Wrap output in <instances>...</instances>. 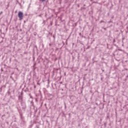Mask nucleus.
Segmentation results:
<instances>
[{
    "label": "nucleus",
    "instance_id": "6e6552de",
    "mask_svg": "<svg viewBox=\"0 0 128 128\" xmlns=\"http://www.w3.org/2000/svg\"><path fill=\"white\" fill-rule=\"evenodd\" d=\"M114 42H116V39H114L113 40V44H114Z\"/></svg>",
    "mask_w": 128,
    "mask_h": 128
},
{
    "label": "nucleus",
    "instance_id": "6ab92c4d",
    "mask_svg": "<svg viewBox=\"0 0 128 128\" xmlns=\"http://www.w3.org/2000/svg\"><path fill=\"white\" fill-rule=\"evenodd\" d=\"M112 18H114V16H112Z\"/></svg>",
    "mask_w": 128,
    "mask_h": 128
},
{
    "label": "nucleus",
    "instance_id": "ddd939ff",
    "mask_svg": "<svg viewBox=\"0 0 128 128\" xmlns=\"http://www.w3.org/2000/svg\"><path fill=\"white\" fill-rule=\"evenodd\" d=\"M2 14V12H0V16Z\"/></svg>",
    "mask_w": 128,
    "mask_h": 128
},
{
    "label": "nucleus",
    "instance_id": "9b49d317",
    "mask_svg": "<svg viewBox=\"0 0 128 128\" xmlns=\"http://www.w3.org/2000/svg\"><path fill=\"white\" fill-rule=\"evenodd\" d=\"M42 2H46V0H42Z\"/></svg>",
    "mask_w": 128,
    "mask_h": 128
},
{
    "label": "nucleus",
    "instance_id": "20e7f679",
    "mask_svg": "<svg viewBox=\"0 0 128 128\" xmlns=\"http://www.w3.org/2000/svg\"><path fill=\"white\" fill-rule=\"evenodd\" d=\"M20 116L21 120H24V117L22 114H20Z\"/></svg>",
    "mask_w": 128,
    "mask_h": 128
},
{
    "label": "nucleus",
    "instance_id": "a211bd4d",
    "mask_svg": "<svg viewBox=\"0 0 128 128\" xmlns=\"http://www.w3.org/2000/svg\"><path fill=\"white\" fill-rule=\"evenodd\" d=\"M102 72H104V70H102Z\"/></svg>",
    "mask_w": 128,
    "mask_h": 128
},
{
    "label": "nucleus",
    "instance_id": "0eeeda50",
    "mask_svg": "<svg viewBox=\"0 0 128 128\" xmlns=\"http://www.w3.org/2000/svg\"><path fill=\"white\" fill-rule=\"evenodd\" d=\"M102 22H104V21L102 20L100 22V24H102Z\"/></svg>",
    "mask_w": 128,
    "mask_h": 128
},
{
    "label": "nucleus",
    "instance_id": "7ed1b4c3",
    "mask_svg": "<svg viewBox=\"0 0 128 128\" xmlns=\"http://www.w3.org/2000/svg\"><path fill=\"white\" fill-rule=\"evenodd\" d=\"M22 92H21V96H18V100L20 102H22Z\"/></svg>",
    "mask_w": 128,
    "mask_h": 128
},
{
    "label": "nucleus",
    "instance_id": "412c9836",
    "mask_svg": "<svg viewBox=\"0 0 128 128\" xmlns=\"http://www.w3.org/2000/svg\"><path fill=\"white\" fill-rule=\"evenodd\" d=\"M114 46H116V44H114Z\"/></svg>",
    "mask_w": 128,
    "mask_h": 128
},
{
    "label": "nucleus",
    "instance_id": "f3484780",
    "mask_svg": "<svg viewBox=\"0 0 128 128\" xmlns=\"http://www.w3.org/2000/svg\"><path fill=\"white\" fill-rule=\"evenodd\" d=\"M49 46H52V44H49Z\"/></svg>",
    "mask_w": 128,
    "mask_h": 128
},
{
    "label": "nucleus",
    "instance_id": "f8f14e48",
    "mask_svg": "<svg viewBox=\"0 0 128 128\" xmlns=\"http://www.w3.org/2000/svg\"><path fill=\"white\" fill-rule=\"evenodd\" d=\"M42 14H40V15H39V16H40V18H42Z\"/></svg>",
    "mask_w": 128,
    "mask_h": 128
},
{
    "label": "nucleus",
    "instance_id": "4468645a",
    "mask_svg": "<svg viewBox=\"0 0 128 128\" xmlns=\"http://www.w3.org/2000/svg\"><path fill=\"white\" fill-rule=\"evenodd\" d=\"M104 126H106V123H104Z\"/></svg>",
    "mask_w": 128,
    "mask_h": 128
},
{
    "label": "nucleus",
    "instance_id": "f03ea898",
    "mask_svg": "<svg viewBox=\"0 0 128 128\" xmlns=\"http://www.w3.org/2000/svg\"><path fill=\"white\" fill-rule=\"evenodd\" d=\"M21 108L23 110H26V105L24 102H21Z\"/></svg>",
    "mask_w": 128,
    "mask_h": 128
},
{
    "label": "nucleus",
    "instance_id": "dca6fc26",
    "mask_svg": "<svg viewBox=\"0 0 128 128\" xmlns=\"http://www.w3.org/2000/svg\"><path fill=\"white\" fill-rule=\"evenodd\" d=\"M80 36H82V33L79 34Z\"/></svg>",
    "mask_w": 128,
    "mask_h": 128
},
{
    "label": "nucleus",
    "instance_id": "423d86ee",
    "mask_svg": "<svg viewBox=\"0 0 128 128\" xmlns=\"http://www.w3.org/2000/svg\"><path fill=\"white\" fill-rule=\"evenodd\" d=\"M32 126H34V124H31L29 126V128H32Z\"/></svg>",
    "mask_w": 128,
    "mask_h": 128
},
{
    "label": "nucleus",
    "instance_id": "1a4fd4ad",
    "mask_svg": "<svg viewBox=\"0 0 128 128\" xmlns=\"http://www.w3.org/2000/svg\"><path fill=\"white\" fill-rule=\"evenodd\" d=\"M109 24H110V22H112V20H110L108 22Z\"/></svg>",
    "mask_w": 128,
    "mask_h": 128
},
{
    "label": "nucleus",
    "instance_id": "39448f33",
    "mask_svg": "<svg viewBox=\"0 0 128 128\" xmlns=\"http://www.w3.org/2000/svg\"><path fill=\"white\" fill-rule=\"evenodd\" d=\"M21 124H26V120H22Z\"/></svg>",
    "mask_w": 128,
    "mask_h": 128
},
{
    "label": "nucleus",
    "instance_id": "9d476101",
    "mask_svg": "<svg viewBox=\"0 0 128 128\" xmlns=\"http://www.w3.org/2000/svg\"><path fill=\"white\" fill-rule=\"evenodd\" d=\"M36 128H40V126H38V125H36Z\"/></svg>",
    "mask_w": 128,
    "mask_h": 128
},
{
    "label": "nucleus",
    "instance_id": "f257e3e1",
    "mask_svg": "<svg viewBox=\"0 0 128 128\" xmlns=\"http://www.w3.org/2000/svg\"><path fill=\"white\" fill-rule=\"evenodd\" d=\"M18 16L20 18V20H22V18H24V13L22 12H19L18 13Z\"/></svg>",
    "mask_w": 128,
    "mask_h": 128
},
{
    "label": "nucleus",
    "instance_id": "aec40b11",
    "mask_svg": "<svg viewBox=\"0 0 128 128\" xmlns=\"http://www.w3.org/2000/svg\"><path fill=\"white\" fill-rule=\"evenodd\" d=\"M101 80H102V78H101Z\"/></svg>",
    "mask_w": 128,
    "mask_h": 128
},
{
    "label": "nucleus",
    "instance_id": "2eb2a0df",
    "mask_svg": "<svg viewBox=\"0 0 128 128\" xmlns=\"http://www.w3.org/2000/svg\"><path fill=\"white\" fill-rule=\"evenodd\" d=\"M104 30H106V28H104Z\"/></svg>",
    "mask_w": 128,
    "mask_h": 128
}]
</instances>
